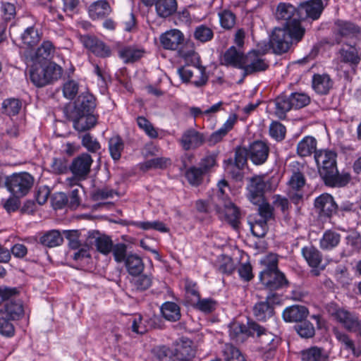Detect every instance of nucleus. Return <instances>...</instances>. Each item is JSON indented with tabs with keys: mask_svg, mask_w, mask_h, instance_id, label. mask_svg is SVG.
<instances>
[{
	"mask_svg": "<svg viewBox=\"0 0 361 361\" xmlns=\"http://www.w3.org/2000/svg\"><path fill=\"white\" fill-rule=\"evenodd\" d=\"M259 279L265 288L275 290L288 283L285 275L280 271H260Z\"/></svg>",
	"mask_w": 361,
	"mask_h": 361,
	"instance_id": "12",
	"label": "nucleus"
},
{
	"mask_svg": "<svg viewBox=\"0 0 361 361\" xmlns=\"http://www.w3.org/2000/svg\"><path fill=\"white\" fill-rule=\"evenodd\" d=\"M82 145L90 152H96L100 149V144L96 138L87 133L82 137Z\"/></svg>",
	"mask_w": 361,
	"mask_h": 361,
	"instance_id": "60",
	"label": "nucleus"
},
{
	"mask_svg": "<svg viewBox=\"0 0 361 361\" xmlns=\"http://www.w3.org/2000/svg\"><path fill=\"white\" fill-rule=\"evenodd\" d=\"M323 8L322 0H309L300 5V11H305L307 17L317 20L319 18Z\"/></svg>",
	"mask_w": 361,
	"mask_h": 361,
	"instance_id": "29",
	"label": "nucleus"
},
{
	"mask_svg": "<svg viewBox=\"0 0 361 361\" xmlns=\"http://www.w3.org/2000/svg\"><path fill=\"white\" fill-rule=\"evenodd\" d=\"M32 185L33 178L26 172L14 173L6 180L8 190L16 197H22L27 195Z\"/></svg>",
	"mask_w": 361,
	"mask_h": 361,
	"instance_id": "5",
	"label": "nucleus"
},
{
	"mask_svg": "<svg viewBox=\"0 0 361 361\" xmlns=\"http://www.w3.org/2000/svg\"><path fill=\"white\" fill-rule=\"evenodd\" d=\"M244 56L235 47H230L223 57L224 63L235 68H241L244 64Z\"/></svg>",
	"mask_w": 361,
	"mask_h": 361,
	"instance_id": "30",
	"label": "nucleus"
},
{
	"mask_svg": "<svg viewBox=\"0 0 361 361\" xmlns=\"http://www.w3.org/2000/svg\"><path fill=\"white\" fill-rule=\"evenodd\" d=\"M326 310L329 314L342 324L347 330L353 332L358 328L360 319L355 314L341 308L335 303L328 305Z\"/></svg>",
	"mask_w": 361,
	"mask_h": 361,
	"instance_id": "8",
	"label": "nucleus"
},
{
	"mask_svg": "<svg viewBox=\"0 0 361 361\" xmlns=\"http://www.w3.org/2000/svg\"><path fill=\"white\" fill-rule=\"evenodd\" d=\"M314 160L319 173L325 183L330 186H343L350 176L348 173L339 174L336 166V154L330 150H319L314 154Z\"/></svg>",
	"mask_w": 361,
	"mask_h": 361,
	"instance_id": "1",
	"label": "nucleus"
},
{
	"mask_svg": "<svg viewBox=\"0 0 361 361\" xmlns=\"http://www.w3.org/2000/svg\"><path fill=\"white\" fill-rule=\"evenodd\" d=\"M340 240L341 237L338 233L327 231L320 240V247L323 250H331L338 245Z\"/></svg>",
	"mask_w": 361,
	"mask_h": 361,
	"instance_id": "42",
	"label": "nucleus"
},
{
	"mask_svg": "<svg viewBox=\"0 0 361 361\" xmlns=\"http://www.w3.org/2000/svg\"><path fill=\"white\" fill-rule=\"evenodd\" d=\"M275 297L276 295L271 293L267 296V301L258 302L254 306L253 314L258 320L264 321L273 315L274 308L270 303L274 302Z\"/></svg>",
	"mask_w": 361,
	"mask_h": 361,
	"instance_id": "26",
	"label": "nucleus"
},
{
	"mask_svg": "<svg viewBox=\"0 0 361 361\" xmlns=\"http://www.w3.org/2000/svg\"><path fill=\"white\" fill-rule=\"evenodd\" d=\"M9 299L10 298L5 304V312L11 319H19L23 314L24 312L23 304L20 300H9Z\"/></svg>",
	"mask_w": 361,
	"mask_h": 361,
	"instance_id": "44",
	"label": "nucleus"
},
{
	"mask_svg": "<svg viewBox=\"0 0 361 361\" xmlns=\"http://www.w3.org/2000/svg\"><path fill=\"white\" fill-rule=\"evenodd\" d=\"M276 16L279 20H284L288 28L298 29L297 27H302L300 20L304 18L302 16L300 8L297 10L290 4L281 3L277 7Z\"/></svg>",
	"mask_w": 361,
	"mask_h": 361,
	"instance_id": "9",
	"label": "nucleus"
},
{
	"mask_svg": "<svg viewBox=\"0 0 361 361\" xmlns=\"http://www.w3.org/2000/svg\"><path fill=\"white\" fill-rule=\"evenodd\" d=\"M317 140L312 136L304 137L297 145V154L301 157L310 156L315 153L317 149Z\"/></svg>",
	"mask_w": 361,
	"mask_h": 361,
	"instance_id": "28",
	"label": "nucleus"
},
{
	"mask_svg": "<svg viewBox=\"0 0 361 361\" xmlns=\"http://www.w3.org/2000/svg\"><path fill=\"white\" fill-rule=\"evenodd\" d=\"M346 245L352 252H360L361 250V236L357 233L349 234L346 238Z\"/></svg>",
	"mask_w": 361,
	"mask_h": 361,
	"instance_id": "63",
	"label": "nucleus"
},
{
	"mask_svg": "<svg viewBox=\"0 0 361 361\" xmlns=\"http://www.w3.org/2000/svg\"><path fill=\"white\" fill-rule=\"evenodd\" d=\"M80 41L86 49L97 56L104 58L111 55L110 48L95 37L84 35Z\"/></svg>",
	"mask_w": 361,
	"mask_h": 361,
	"instance_id": "15",
	"label": "nucleus"
},
{
	"mask_svg": "<svg viewBox=\"0 0 361 361\" xmlns=\"http://www.w3.org/2000/svg\"><path fill=\"white\" fill-rule=\"evenodd\" d=\"M109 149L112 159L118 160L123 149V142L121 138L118 136L112 137L109 141Z\"/></svg>",
	"mask_w": 361,
	"mask_h": 361,
	"instance_id": "48",
	"label": "nucleus"
},
{
	"mask_svg": "<svg viewBox=\"0 0 361 361\" xmlns=\"http://www.w3.org/2000/svg\"><path fill=\"white\" fill-rule=\"evenodd\" d=\"M204 171L200 168L191 167L185 173L188 182L193 185H198L201 181Z\"/></svg>",
	"mask_w": 361,
	"mask_h": 361,
	"instance_id": "58",
	"label": "nucleus"
},
{
	"mask_svg": "<svg viewBox=\"0 0 361 361\" xmlns=\"http://www.w3.org/2000/svg\"><path fill=\"white\" fill-rule=\"evenodd\" d=\"M177 73L183 82H190L197 87L204 85L208 80L205 67L200 63L193 64L192 67H181L177 70Z\"/></svg>",
	"mask_w": 361,
	"mask_h": 361,
	"instance_id": "6",
	"label": "nucleus"
},
{
	"mask_svg": "<svg viewBox=\"0 0 361 361\" xmlns=\"http://www.w3.org/2000/svg\"><path fill=\"white\" fill-rule=\"evenodd\" d=\"M298 334L302 338H311L314 335V327L310 322H303L296 326Z\"/></svg>",
	"mask_w": 361,
	"mask_h": 361,
	"instance_id": "62",
	"label": "nucleus"
},
{
	"mask_svg": "<svg viewBox=\"0 0 361 361\" xmlns=\"http://www.w3.org/2000/svg\"><path fill=\"white\" fill-rule=\"evenodd\" d=\"M94 245L98 252L103 255L109 254L113 249V243L111 239L105 235H99L95 238Z\"/></svg>",
	"mask_w": 361,
	"mask_h": 361,
	"instance_id": "46",
	"label": "nucleus"
},
{
	"mask_svg": "<svg viewBox=\"0 0 361 361\" xmlns=\"http://www.w3.org/2000/svg\"><path fill=\"white\" fill-rule=\"evenodd\" d=\"M221 25L226 29L231 28L235 25V16L229 11H224L219 13Z\"/></svg>",
	"mask_w": 361,
	"mask_h": 361,
	"instance_id": "64",
	"label": "nucleus"
},
{
	"mask_svg": "<svg viewBox=\"0 0 361 361\" xmlns=\"http://www.w3.org/2000/svg\"><path fill=\"white\" fill-rule=\"evenodd\" d=\"M341 60L350 65L357 66L361 59L357 49L354 47L346 46L340 50Z\"/></svg>",
	"mask_w": 361,
	"mask_h": 361,
	"instance_id": "36",
	"label": "nucleus"
},
{
	"mask_svg": "<svg viewBox=\"0 0 361 361\" xmlns=\"http://www.w3.org/2000/svg\"><path fill=\"white\" fill-rule=\"evenodd\" d=\"M126 266L130 274L137 276L144 269L142 259L135 254H129L126 258Z\"/></svg>",
	"mask_w": 361,
	"mask_h": 361,
	"instance_id": "38",
	"label": "nucleus"
},
{
	"mask_svg": "<svg viewBox=\"0 0 361 361\" xmlns=\"http://www.w3.org/2000/svg\"><path fill=\"white\" fill-rule=\"evenodd\" d=\"M133 225L142 230H150L154 229L160 232H167L168 228L165 224L159 221H135L133 222Z\"/></svg>",
	"mask_w": 361,
	"mask_h": 361,
	"instance_id": "51",
	"label": "nucleus"
},
{
	"mask_svg": "<svg viewBox=\"0 0 361 361\" xmlns=\"http://www.w3.org/2000/svg\"><path fill=\"white\" fill-rule=\"evenodd\" d=\"M267 64L259 54L257 51H250L244 58V64L242 69L245 74H251L257 71H263L267 69Z\"/></svg>",
	"mask_w": 361,
	"mask_h": 361,
	"instance_id": "17",
	"label": "nucleus"
},
{
	"mask_svg": "<svg viewBox=\"0 0 361 361\" xmlns=\"http://www.w3.org/2000/svg\"><path fill=\"white\" fill-rule=\"evenodd\" d=\"M68 117L73 121V128L78 132L91 129L96 125L97 121L93 112L76 109L71 111Z\"/></svg>",
	"mask_w": 361,
	"mask_h": 361,
	"instance_id": "10",
	"label": "nucleus"
},
{
	"mask_svg": "<svg viewBox=\"0 0 361 361\" xmlns=\"http://www.w3.org/2000/svg\"><path fill=\"white\" fill-rule=\"evenodd\" d=\"M228 327L230 337L236 342H243L248 336H251L249 326L246 327L239 322H232Z\"/></svg>",
	"mask_w": 361,
	"mask_h": 361,
	"instance_id": "34",
	"label": "nucleus"
},
{
	"mask_svg": "<svg viewBox=\"0 0 361 361\" xmlns=\"http://www.w3.org/2000/svg\"><path fill=\"white\" fill-rule=\"evenodd\" d=\"M228 186L226 180H221L217 184L216 193L211 201L216 207L219 217L228 222L232 226L236 227L239 223L240 213L237 207L232 203L226 195Z\"/></svg>",
	"mask_w": 361,
	"mask_h": 361,
	"instance_id": "2",
	"label": "nucleus"
},
{
	"mask_svg": "<svg viewBox=\"0 0 361 361\" xmlns=\"http://www.w3.org/2000/svg\"><path fill=\"white\" fill-rule=\"evenodd\" d=\"M267 184L263 176H255L250 179L247 187V197L252 204H259L262 201Z\"/></svg>",
	"mask_w": 361,
	"mask_h": 361,
	"instance_id": "16",
	"label": "nucleus"
},
{
	"mask_svg": "<svg viewBox=\"0 0 361 361\" xmlns=\"http://www.w3.org/2000/svg\"><path fill=\"white\" fill-rule=\"evenodd\" d=\"M302 254L310 266L317 267L322 262L319 251L312 246H307L302 249Z\"/></svg>",
	"mask_w": 361,
	"mask_h": 361,
	"instance_id": "41",
	"label": "nucleus"
},
{
	"mask_svg": "<svg viewBox=\"0 0 361 361\" xmlns=\"http://www.w3.org/2000/svg\"><path fill=\"white\" fill-rule=\"evenodd\" d=\"M92 163L91 156L85 153L73 160L71 170L76 177L84 178L88 174Z\"/></svg>",
	"mask_w": 361,
	"mask_h": 361,
	"instance_id": "22",
	"label": "nucleus"
},
{
	"mask_svg": "<svg viewBox=\"0 0 361 361\" xmlns=\"http://www.w3.org/2000/svg\"><path fill=\"white\" fill-rule=\"evenodd\" d=\"M298 29L276 27L270 37V45L276 54L286 52L293 42H299L305 34L302 27Z\"/></svg>",
	"mask_w": 361,
	"mask_h": 361,
	"instance_id": "3",
	"label": "nucleus"
},
{
	"mask_svg": "<svg viewBox=\"0 0 361 361\" xmlns=\"http://www.w3.org/2000/svg\"><path fill=\"white\" fill-rule=\"evenodd\" d=\"M204 141L203 134L193 128L186 130L179 140L182 147L185 150L196 149L201 146Z\"/></svg>",
	"mask_w": 361,
	"mask_h": 361,
	"instance_id": "18",
	"label": "nucleus"
},
{
	"mask_svg": "<svg viewBox=\"0 0 361 361\" xmlns=\"http://www.w3.org/2000/svg\"><path fill=\"white\" fill-rule=\"evenodd\" d=\"M248 331L251 336L257 334L264 350H271L276 347L279 342L278 338L273 334L265 331L259 324L255 323L249 324Z\"/></svg>",
	"mask_w": 361,
	"mask_h": 361,
	"instance_id": "13",
	"label": "nucleus"
},
{
	"mask_svg": "<svg viewBox=\"0 0 361 361\" xmlns=\"http://www.w3.org/2000/svg\"><path fill=\"white\" fill-rule=\"evenodd\" d=\"M22 107L21 102L15 98L8 99L4 101L3 108L8 116H15L19 113Z\"/></svg>",
	"mask_w": 361,
	"mask_h": 361,
	"instance_id": "52",
	"label": "nucleus"
},
{
	"mask_svg": "<svg viewBox=\"0 0 361 361\" xmlns=\"http://www.w3.org/2000/svg\"><path fill=\"white\" fill-rule=\"evenodd\" d=\"M332 86V82L328 75H314L312 79V87L318 94H326Z\"/></svg>",
	"mask_w": 361,
	"mask_h": 361,
	"instance_id": "33",
	"label": "nucleus"
},
{
	"mask_svg": "<svg viewBox=\"0 0 361 361\" xmlns=\"http://www.w3.org/2000/svg\"><path fill=\"white\" fill-rule=\"evenodd\" d=\"M263 267L261 271H279L278 269V257L276 254L269 253L263 256L259 260Z\"/></svg>",
	"mask_w": 361,
	"mask_h": 361,
	"instance_id": "49",
	"label": "nucleus"
},
{
	"mask_svg": "<svg viewBox=\"0 0 361 361\" xmlns=\"http://www.w3.org/2000/svg\"><path fill=\"white\" fill-rule=\"evenodd\" d=\"M300 355L302 361H329L328 354L316 346L302 350Z\"/></svg>",
	"mask_w": 361,
	"mask_h": 361,
	"instance_id": "31",
	"label": "nucleus"
},
{
	"mask_svg": "<svg viewBox=\"0 0 361 361\" xmlns=\"http://www.w3.org/2000/svg\"><path fill=\"white\" fill-rule=\"evenodd\" d=\"M155 7L157 13L159 16L166 18L176 11V0H157Z\"/></svg>",
	"mask_w": 361,
	"mask_h": 361,
	"instance_id": "37",
	"label": "nucleus"
},
{
	"mask_svg": "<svg viewBox=\"0 0 361 361\" xmlns=\"http://www.w3.org/2000/svg\"><path fill=\"white\" fill-rule=\"evenodd\" d=\"M315 207L325 216H331L336 212L337 206L331 195L328 193L322 194L314 201Z\"/></svg>",
	"mask_w": 361,
	"mask_h": 361,
	"instance_id": "27",
	"label": "nucleus"
},
{
	"mask_svg": "<svg viewBox=\"0 0 361 361\" xmlns=\"http://www.w3.org/2000/svg\"><path fill=\"white\" fill-rule=\"evenodd\" d=\"M192 305L201 312L209 313L216 309V302L211 298L200 299V298Z\"/></svg>",
	"mask_w": 361,
	"mask_h": 361,
	"instance_id": "57",
	"label": "nucleus"
},
{
	"mask_svg": "<svg viewBox=\"0 0 361 361\" xmlns=\"http://www.w3.org/2000/svg\"><path fill=\"white\" fill-rule=\"evenodd\" d=\"M163 317L169 320L175 322L180 318V307L173 302H166L161 307Z\"/></svg>",
	"mask_w": 361,
	"mask_h": 361,
	"instance_id": "39",
	"label": "nucleus"
},
{
	"mask_svg": "<svg viewBox=\"0 0 361 361\" xmlns=\"http://www.w3.org/2000/svg\"><path fill=\"white\" fill-rule=\"evenodd\" d=\"M55 52V47L53 43L49 40H44L37 49L25 51V61H41L47 62V60L51 58Z\"/></svg>",
	"mask_w": 361,
	"mask_h": 361,
	"instance_id": "11",
	"label": "nucleus"
},
{
	"mask_svg": "<svg viewBox=\"0 0 361 361\" xmlns=\"http://www.w3.org/2000/svg\"><path fill=\"white\" fill-rule=\"evenodd\" d=\"M194 37L197 40L201 42H206L213 38L214 32L209 27L201 25L195 28Z\"/></svg>",
	"mask_w": 361,
	"mask_h": 361,
	"instance_id": "54",
	"label": "nucleus"
},
{
	"mask_svg": "<svg viewBox=\"0 0 361 361\" xmlns=\"http://www.w3.org/2000/svg\"><path fill=\"white\" fill-rule=\"evenodd\" d=\"M289 97L293 109L302 108L307 106L310 101V99L307 94L301 92L292 93Z\"/></svg>",
	"mask_w": 361,
	"mask_h": 361,
	"instance_id": "53",
	"label": "nucleus"
},
{
	"mask_svg": "<svg viewBox=\"0 0 361 361\" xmlns=\"http://www.w3.org/2000/svg\"><path fill=\"white\" fill-rule=\"evenodd\" d=\"M224 361H245L238 349L231 344H226L223 349Z\"/></svg>",
	"mask_w": 361,
	"mask_h": 361,
	"instance_id": "50",
	"label": "nucleus"
},
{
	"mask_svg": "<svg viewBox=\"0 0 361 361\" xmlns=\"http://www.w3.org/2000/svg\"><path fill=\"white\" fill-rule=\"evenodd\" d=\"M112 12L111 4L106 0H97L88 7V14L93 20L103 19Z\"/></svg>",
	"mask_w": 361,
	"mask_h": 361,
	"instance_id": "23",
	"label": "nucleus"
},
{
	"mask_svg": "<svg viewBox=\"0 0 361 361\" xmlns=\"http://www.w3.org/2000/svg\"><path fill=\"white\" fill-rule=\"evenodd\" d=\"M290 166L293 169L287 182V194L293 202L298 203L303 196L302 188L305 185V178L300 171L299 162L293 161L290 164Z\"/></svg>",
	"mask_w": 361,
	"mask_h": 361,
	"instance_id": "4",
	"label": "nucleus"
},
{
	"mask_svg": "<svg viewBox=\"0 0 361 361\" xmlns=\"http://www.w3.org/2000/svg\"><path fill=\"white\" fill-rule=\"evenodd\" d=\"M269 147L264 141H255L251 143L247 149V157L255 165L264 164L269 156Z\"/></svg>",
	"mask_w": 361,
	"mask_h": 361,
	"instance_id": "14",
	"label": "nucleus"
},
{
	"mask_svg": "<svg viewBox=\"0 0 361 361\" xmlns=\"http://www.w3.org/2000/svg\"><path fill=\"white\" fill-rule=\"evenodd\" d=\"M326 310L329 314L342 324L347 330L353 332L358 328L360 319L355 314L341 308L335 303L328 305Z\"/></svg>",
	"mask_w": 361,
	"mask_h": 361,
	"instance_id": "7",
	"label": "nucleus"
},
{
	"mask_svg": "<svg viewBox=\"0 0 361 361\" xmlns=\"http://www.w3.org/2000/svg\"><path fill=\"white\" fill-rule=\"evenodd\" d=\"M42 35L36 27H28L20 36L22 47L26 51L32 50L39 44Z\"/></svg>",
	"mask_w": 361,
	"mask_h": 361,
	"instance_id": "25",
	"label": "nucleus"
},
{
	"mask_svg": "<svg viewBox=\"0 0 361 361\" xmlns=\"http://www.w3.org/2000/svg\"><path fill=\"white\" fill-rule=\"evenodd\" d=\"M238 121L236 114H231L227 120L224 123L221 127L217 130L213 132L207 139L209 145H214L221 142L223 138L230 132L235 125Z\"/></svg>",
	"mask_w": 361,
	"mask_h": 361,
	"instance_id": "20",
	"label": "nucleus"
},
{
	"mask_svg": "<svg viewBox=\"0 0 361 361\" xmlns=\"http://www.w3.org/2000/svg\"><path fill=\"white\" fill-rule=\"evenodd\" d=\"M339 341L345 346L346 350H350L353 355L355 357H359L361 355V348L356 347L354 342L346 334H341L338 336Z\"/></svg>",
	"mask_w": 361,
	"mask_h": 361,
	"instance_id": "59",
	"label": "nucleus"
},
{
	"mask_svg": "<svg viewBox=\"0 0 361 361\" xmlns=\"http://www.w3.org/2000/svg\"><path fill=\"white\" fill-rule=\"evenodd\" d=\"M194 356L193 350L190 346H178L173 357V361H192Z\"/></svg>",
	"mask_w": 361,
	"mask_h": 361,
	"instance_id": "55",
	"label": "nucleus"
},
{
	"mask_svg": "<svg viewBox=\"0 0 361 361\" xmlns=\"http://www.w3.org/2000/svg\"><path fill=\"white\" fill-rule=\"evenodd\" d=\"M335 30L343 37H353L360 32L357 25L342 20H338L335 22Z\"/></svg>",
	"mask_w": 361,
	"mask_h": 361,
	"instance_id": "32",
	"label": "nucleus"
},
{
	"mask_svg": "<svg viewBox=\"0 0 361 361\" xmlns=\"http://www.w3.org/2000/svg\"><path fill=\"white\" fill-rule=\"evenodd\" d=\"M144 54V50L134 47H125L118 51V55L124 62H133L136 61Z\"/></svg>",
	"mask_w": 361,
	"mask_h": 361,
	"instance_id": "40",
	"label": "nucleus"
},
{
	"mask_svg": "<svg viewBox=\"0 0 361 361\" xmlns=\"http://www.w3.org/2000/svg\"><path fill=\"white\" fill-rule=\"evenodd\" d=\"M183 41V34L177 29L168 30L160 37L161 45L169 50H176Z\"/></svg>",
	"mask_w": 361,
	"mask_h": 361,
	"instance_id": "19",
	"label": "nucleus"
},
{
	"mask_svg": "<svg viewBox=\"0 0 361 361\" xmlns=\"http://www.w3.org/2000/svg\"><path fill=\"white\" fill-rule=\"evenodd\" d=\"M40 243L49 247L60 245L63 242V237L60 232L56 230L48 231L39 239Z\"/></svg>",
	"mask_w": 361,
	"mask_h": 361,
	"instance_id": "43",
	"label": "nucleus"
},
{
	"mask_svg": "<svg viewBox=\"0 0 361 361\" xmlns=\"http://www.w3.org/2000/svg\"><path fill=\"white\" fill-rule=\"evenodd\" d=\"M62 68L61 66L54 62H46L45 74L47 78V85L53 80L59 79L62 75Z\"/></svg>",
	"mask_w": 361,
	"mask_h": 361,
	"instance_id": "47",
	"label": "nucleus"
},
{
	"mask_svg": "<svg viewBox=\"0 0 361 361\" xmlns=\"http://www.w3.org/2000/svg\"><path fill=\"white\" fill-rule=\"evenodd\" d=\"M27 66L30 67V78L31 81L38 87H42L47 85V78L45 74L46 62L41 61H25Z\"/></svg>",
	"mask_w": 361,
	"mask_h": 361,
	"instance_id": "21",
	"label": "nucleus"
},
{
	"mask_svg": "<svg viewBox=\"0 0 361 361\" xmlns=\"http://www.w3.org/2000/svg\"><path fill=\"white\" fill-rule=\"evenodd\" d=\"M275 106V114L280 118L284 117L286 112L293 109L290 97L285 96H281L276 99Z\"/></svg>",
	"mask_w": 361,
	"mask_h": 361,
	"instance_id": "45",
	"label": "nucleus"
},
{
	"mask_svg": "<svg viewBox=\"0 0 361 361\" xmlns=\"http://www.w3.org/2000/svg\"><path fill=\"white\" fill-rule=\"evenodd\" d=\"M309 314L307 308L303 305H291L286 307L282 313L283 319L286 322H300Z\"/></svg>",
	"mask_w": 361,
	"mask_h": 361,
	"instance_id": "24",
	"label": "nucleus"
},
{
	"mask_svg": "<svg viewBox=\"0 0 361 361\" xmlns=\"http://www.w3.org/2000/svg\"><path fill=\"white\" fill-rule=\"evenodd\" d=\"M137 126L151 138H156L158 136L157 130L152 124L144 116H138L137 118Z\"/></svg>",
	"mask_w": 361,
	"mask_h": 361,
	"instance_id": "56",
	"label": "nucleus"
},
{
	"mask_svg": "<svg viewBox=\"0 0 361 361\" xmlns=\"http://www.w3.org/2000/svg\"><path fill=\"white\" fill-rule=\"evenodd\" d=\"M95 106L94 97L89 92H85L78 97L74 109L93 112Z\"/></svg>",
	"mask_w": 361,
	"mask_h": 361,
	"instance_id": "35",
	"label": "nucleus"
},
{
	"mask_svg": "<svg viewBox=\"0 0 361 361\" xmlns=\"http://www.w3.org/2000/svg\"><path fill=\"white\" fill-rule=\"evenodd\" d=\"M269 135L276 140H281L285 137L286 128L279 122H272L269 126Z\"/></svg>",
	"mask_w": 361,
	"mask_h": 361,
	"instance_id": "61",
	"label": "nucleus"
}]
</instances>
